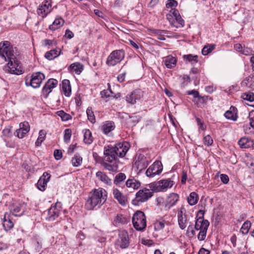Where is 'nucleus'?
Wrapping results in <instances>:
<instances>
[{
	"label": "nucleus",
	"mask_w": 254,
	"mask_h": 254,
	"mask_svg": "<svg viewBox=\"0 0 254 254\" xmlns=\"http://www.w3.org/2000/svg\"><path fill=\"white\" fill-rule=\"evenodd\" d=\"M126 179V175L123 173L116 175L114 180V184L117 186L121 187L122 183Z\"/></svg>",
	"instance_id": "obj_36"
},
{
	"label": "nucleus",
	"mask_w": 254,
	"mask_h": 254,
	"mask_svg": "<svg viewBox=\"0 0 254 254\" xmlns=\"http://www.w3.org/2000/svg\"><path fill=\"white\" fill-rule=\"evenodd\" d=\"M210 252L207 249H205L203 248H201L198 254H209Z\"/></svg>",
	"instance_id": "obj_64"
},
{
	"label": "nucleus",
	"mask_w": 254,
	"mask_h": 254,
	"mask_svg": "<svg viewBox=\"0 0 254 254\" xmlns=\"http://www.w3.org/2000/svg\"><path fill=\"white\" fill-rule=\"evenodd\" d=\"M45 79V75L41 72H34L30 78H26L25 84L26 86H31L34 88H39L43 80Z\"/></svg>",
	"instance_id": "obj_9"
},
{
	"label": "nucleus",
	"mask_w": 254,
	"mask_h": 254,
	"mask_svg": "<svg viewBox=\"0 0 254 254\" xmlns=\"http://www.w3.org/2000/svg\"><path fill=\"white\" fill-rule=\"evenodd\" d=\"M126 218L122 214H118L114 220L113 224L116 226H118L120 224H124L126 223Z\"/></svg>",
	"instance_id": "obj_42"
},
{
	"label": "nucleus",
	"mask_w": 254,
	"mask_h": 254,
	"mask_svg": "<svg viewBox=\"0 0 254 254\" xmlns=\"http://www.w3.org/2000/svg\"><path fill=\"white\" fill-rule=\"evenodd\" d=\"M126 186L128 188L137 190L140 187V183L134 178L129 179L126 181Z\"/></svg>",
	"instance_id": "obj_32"
},
{
	"label": "nucleus",
	"mask_w": 254,
	"mask_h": 254,
	"mask_svg": "<svg viewBox=\"0 0 254 254\" xmlns=\"http://www.w3.org/2000/svg\"><path fill=\"white\" fill-rule=\"evenodd\" d=\"M19 128L16 130L15 135L19 138H22L30 130V126L27 122L19 124Z\"/></svg>",
	"instance_id": "obj_19"
},
{
	"label": "nucleus",
	"mask_w": 254,
	"mask_h": 254,
	"mask_svg": "<svg viewBox=\"0 0 254 254\" xmlns=\"http://www.w3.org/2000/svg\"><path fill=\"white\" fill-rule=\"evenodd\" d=\"M238 143L242 148H248L253 145L252 141L247 137L241 138L239 140Z\"/></svg>",
	"instance_id": "obj_35"
},
{
	"label": "nucleus",
	"mask_w": 254,
	"mask_h": 254,
	"mask_svg": "<svg viewBox=\"0 0 254 254\" xmlns=\"http://www.w3.org/2000/svg\"><path fill=\"white\" fill-rule=\"evenodd\" d=\"M19 56V52L7 41L0 43V57L5 61L13 60Z\"/></svg>",
	"instance_id": "obj_4"
},
{
	"label": "nucleus",
	"mask_w": 254,
	"mask_h": 254,
	"mask_svg": "<svg viewBox=\"0 0 254 254\" xmlns=\"http://www.w3.org/2000/svg\"><path fill=\"white\" fill-rule=\"evenodd\" d=\"M52 10V0H45L37 9V13L42 17H45Z\"/></svg>",
	"instance_id": "obj_14"
},
{
	"label": "nucleus",
	"mask_w": 254,
	"mask_h": 254,
	"mask_svg": "<svg viewBox=\"0 0 254 254\" xmlns=\"http://www.w3.org/2000/svg\"><path fill=\"white\" fill-rule=\"evenodd\" d=\"M51 175L47 172H44L43 175L40 178L37 184L38 189L44 191L45 190L47 183L49 181Z\"/></svg>",
	"instance_id": "obj_21"
},
{
	"label": "nucleus",
	"mask_w": 254,
	"mask_h": 254,
	"mask_svg": "<svg viewBox=\"0 0 254 254\" xmlns=\"http://www.w3.org/2000/svg\"><path fill=\"white\" fill-rule=\"evenodd\" d=\"M125 52L123 50H115L108 56L106 64L109 66H114L120 63L125 58Z\"/></svg>",
	"instance_id": "obj_10"
},
{
	"label": "nucleus",
	"mask_w": 254,
	"mask_h": 254,
	"mask_svg": "<svg viewBox=\"0 0 254 254\" xmlns=\"http://www.w3.org/2000/svg\"><path fill=\"white\" fill-rule=\"evenodd\" d=\"M118 159L117 153L112 146L104 147V157L101 164L104 168L110 172H117L118 168Z\"/></svg>",
	"instance_id": "obj_2"
},
{
	"label": "nucleus",
	"mask_w": 254,
	"mask_h": 254,
	"mask_svg": "<svg viewBox=\"0 0 254 254\" xmlns=\"http://www.w3.org/2000/svg\"><path fill=\"white\" fill-rule=\"evenodd\" d=\"M148 159L144 155L139 154L134 160L133 166L138 173L145 170L149 164Z\"/></svg>",
	"instance_id": "obj_12"
},
{
	"label": "nucleus",
	"mask_w": 254,
	"mask_h": 254,
	"mask_svg": "<svg viewBox=\"0 0 254 254\" xmlns=\"http://www.w3.org/2000/svg\"><path fill=\"white\" fill-rule=\"evenodd\" d=\"M178 221L180 228L184 230L187 227V215L186 214V210L184 208H181L178 211Z\"/></svg>",
	"instance_id": "obj_20"
},
{
	"label": "nucleus",
	"mask_w": 254,
	"mask_h": 254,
	"mask_svg": "<svg viewBox=\"0 0 254 254\" xmlns=\"http://www.w3.org/2000/svg\"><path fill=\"white\" fill-rule=\"evenodd\" d=\"M125 76H126V73L120 74L117 77L118 81L121 83L124 81Z\"/></svg>",
	"instance_id": "obj_63"
},
{
	"label": "nucleus",
	"mask_w": 254,
	"mask_h": 254,
	"mask_svg": "<svg viewBox=\"0 0 254 254\" xmlns=\"http://www.w3.org/2000/svg\"><path fill=\"white\" fill-rule=\"evenodd\" d=\"M166 18L169 21L170 24L173 26L174 23V18L173 17L172 14L170 13L166 15Z\"/></svg>",
	"instance_id": "obj_62"
},
{
	"label": "nucleus",
	"mask_w": 254,
	"mask_h": 254,
	"mask_svg": "<svg viewBox=\"0 0 254 254\" xmlns=\"http://www.w3.org/2000/svg\"><path fill=\"white\" fill-rule=\"evenodd\" d=\"M98 179L107 186H111L112 181L105 173L98 171L96 174Z\"/></svg>",
	"instance_id": "obj_28"
},
{
	"label": "nucleus",
	"mask_w": 254,
	"mask_h": 254,
	"mask_svg": "<svg viewBox=\"0 0 254 254\" xmlns=\"http://www.w3.org/2000/svg\"><path fill=\"white\" fill-rule=\"evenodd\" d=\"M203 141L204 144L208 146L211 145L213 142L212 137L209 135L204 136L203 137Z\"/></svg>",
	"instance_id": "obj_55"
},
{
	"label": "nucleus",
	"mask_w": 254,
	"mask_h": 254,
	"mask_svg": "<svg viewBox=\"0 0 254 254\" xmlns=\"http://www.w3.org/2000/svg\"><path fill=\"white\" fill-rule=\"evenodd\" d=\"M2 226L6 231L10 230L13 227L14 223L12 221L10 213L8 212L5 213L3 218Z\"/></svg>",
	"instance_id": "obj_23"
},
{
	"label": "nucleus",
	"mask_w": 254,
	"mask_h": 254,
	"mask_svg": "<svg viewBox=\"0 0 254 254\" xmlns=\"http://www.w3.org/2000/svg\"><path fill=\"white\" fill-rule=\"evenodd\" d=\"M251 225H252V223H251V221H249V220H247L242 225V226L240 229V232L243 235L247 234L249 232V230L251 227Z\"/></svg>",
	"instance_id": "obj_40"
},
{
	"label": "nucleus",
	"mask_w": 254,
	"mask_h": 254,
	"mask_svg": "<svg viewBox=\"0 0 254 254\" xmlns=\"http://www.w3.org/2000/svg\"><path fill=\"white\" fill-rule=\"evenodd\" d=\"M141 117L139 116L134 115L129 116L128 122L132 126H135L140 120Z\"/></svg>",
	"instance_id": "obj_52"
},
{
	"label": "nucleus",
	"mask_w": 254,
	"mask_h": 254,
	"mask_svg": "<svg viewBox=\"0 0 254 254\" xmlns=\"http://www.w3.org/2000/svg\"><path fill=\"white\" fill-rule=\"evenodd\" d=\"M65 36L68 39H71L74 36V34L69 30L67 29L65 31Z\"/></svg>",
	"instance_id": "obj_61"
},
{
	"label": "nucleus",
	"mask_w": 254,
	"mask_h": 254,
	"mask_svg": "<svg viewBox=\"0 0 254 254\" xmlns=\"http://www.w3.org/2000/svg\"><path fill=\"white\" fill-rule=\"evenodd\" d=\"M54 157L56 160H60L62 158L63 155L60 150L57 149L55 150L54 153Z\"/></svg>",
	"instance_id": "obj_58"
},
{
	"label": "nucleus",
	"mask_w": 254,
	"mask_h": 254,
	"mask_svg": "<svg viewBox=\"0 0 254 254\" xmlns=\"http://www.w3.org/2000/svg\"><path fill=\"white\" fill-rule=\"evenodd\" d=\"M129 239L128 235L127 233H122L120 235L118 241V245L122 249L127 248L129 246Z\"/></svg>",
	"instance_id": "obj_26"
},
{
	"label": "nucleus",
	"mask_w": 254,
	"mask_h": 254,
	"mask_svg": "<svg viewBox=\"0 0 254 254\" xmlns=\"http://www.w3.org/2000/svg\"><path fill=\"white\" fill-rule=\"evenodd\" d=\"M71 163L73 166L78 167L82 163V158L79 154H76L71 159Z\"/></svg>",
	"instance_id": "obj_39"
},
{
	"label": "nucleus",
	"mask_w": 254,
	"mask_h": 254,
	"mask_svg": "<svg viewBox=\"0 0 254 254\" xmlns=\"http://www.w3.org/2000/svg\"><path fill=\"white\" fill-rule=\"evenodd\" d=\"M174 20V23L173 24V26L177 27V28H180V27H184L185 25V21L182 19L181 16L179 15L178 16H176L175 17Z\"/></svg>",
	"instance_id": "obj_43"
},
{
	"label": "nucleus",
	"mask_w": 254,
	"mask_h": 254,
	"mask_svg": "<svg viewBox=\"0 0 254 254\" xmlns=\"http://www.w3.org/2000/svg\"><path fill=\"white\" fill-rule=\"evenodd\" d=\"M184 59L190 62L192 64H195L197 62L198 57L197 56H192L191 54L184 55Z\"/></svg>",
	"instance_id": "obj_50"
},
{
	"label": "nucleus",
	"mask_w": 254,
	"mask_h": 254,
	"mask_svg": "<svg viewBox=\"0 0 254 254\" xmlns=\"http://www.w3.org/2000/svg\"><path fill=\"white\" fill-rule=\"evenodd\" d=\"M173 185V181L166 179L150 183L149 187L152 191L154 192L164 191L168 188H171Z\"/></svg>",
	"instance_id": "obj_8"
},
{
	"label": "nucleus",
	"mask_w": 254,
	"mask_h": 254,
	"mask_svg": "<svg viewBox=\"0 0 254 254\" xmlns=\"http://www.w3.org/2000/svg\"><path fill=\"white\" fill-rule=\"evenodd\" d=\"M130 147L129 143L124 142L123 143H117L115 146H112L113 150L117 153V155L119 158L125 157L127 152Z\"/></svg>",
	"instance_id": "obj_13"
},
{
	"label": "nucleus",
	"mask_w": 254,
	"mask_h": 254,
	"mask_svg": "<svg viewBox=\"0 0 254 254\" xmlns=\"http://www.w3.org/2000/svg\"><path fill=\"white\" fill-rule=\"evenodd\" d=\"M84 69L83 65L79 62L74 63L68 67L70 72H75L76 74H80Z\"/></svg>",
	"instance_id": "obj_27"
},
{
	"label": "nucleus",
	"mask_w": 254,
	"mask_h": 254,
	"mask_svg": "<svg viewBox=\"0 0 254 254\" xmlns=\"http://www.w3.org/2000/svg\"><path fill=\"white\" fill-rule=\"evenodd\" d=\"M115 128L114 122L110 121L104 122L101 127V130L103 132L107 135H110L111 131L114 130Z\"/></svg>",
	"instance_id": "obj_24"
},
{
	"label": "nucleus",
	"mask_w": 254,
	"mask_h": 254,
	"mask_svg": "<svg viewBox=\"0 0 254 254\" xmlns=\"http://www.w3.org/2000/svg\"><path fill=\"white\" fill-rule=\"evenodd\" d=\"M142 96V91L140 89H136L126 96V100L128 104L134 105L137 101L141 99Z\"/></svg>",
	"instance_id": "obj_16"
},
{
	"label": "nucleus",
	"mask_w": 254,
	"mask_h": 254,
	"mask_svg": "<svg viewBox=\"0 0 254 254\" xmlns=\"http://www.w3.org/2000/svg\"><path fill=\"white\" fill-rule=\"evenodd\" d=\"M179 196L175 193H170L166 199V207L170 208L176 204L179 200Z\"/></svg>",
	"instance_id": "obj_25"
},
{
	"label": "nucleus",
	"mask_w": 254,
	"mask_h": 254,
	"mask_svg": "<svg viewBox=\"0 0 254 254\" xmlns=\"http://www.w3.org/2000/svg\"><path fill=\"white\" fill-rule=\"evenodd\" d=\"M82 132L84 134V142L87 144H90L93 141L92 133L89 129H83Z\"/></svg>",
	"instance_id": "obj_34"
},
{
	"label": "nucleus",
	"mask_w": 254,
	"mask_h": 254,
	"mask_svg": "<svg viewBox=\"0 0 254 254\" xmlns=\"http://www.w3.org/2000/svg\"><path fill=\"white\" fill-rule=\"evenodd\" d=\"M237 111V110L236 108L231 106L230 109L225 112L224 116L228 120L236 121L238 118Z\"/></svg>",
	"instance_id": "obj_29"
},
{
	"label": "nucleus",
	"mask_w": 254,
	"mask_h": 254,
	"mask_svg": "<svg viewBox=\"0 0 254 254\" xmlns=\"http://www.w3.org/2000/svg\"><path fill=\"white\" fill-rule=\"evenodd\" d=\"M250 125L254 129V111H252L249 114Z\"/></svg>",
	"instance_id": "obj_57"
},
{
	"label": "nucleus",
	"mask_w": 254,
	"mask_h": 254,
	"mask_svg": "<svg viewBox=\"0 0 254 254\" xmlns=\"http://www.w3.org/2000/svg\"><path fill=\"white\" fill-rule=\"evenodd\" d=\"M108 193L103 188L94 189L90 192L85 204V207L88 210L99 208L107 200Z\"/></svg>",
	"instance_id": "obj_1"
},
{
	"label": "nucleus",
	"mask_w": 254,
	"mask_h": 254,
	"mask_svg": "<svg viewBox=\"0 0 254 254\" xmlns=\"http://www.w3.org/2000/svg\"><path fill=\"white\" fill-rule=\"evenodd\" d=\"M60 54V51L57 50H52L46 53L45 57L49 60H52L59 56Z\"/></svg>",
	"instance_id": "obj_38"
},
{
	"label": "nucleus",
	"mask_w": 254,
	"mask_h": 254,
	"mask_svg": "<svg viewBox=\"0 0 254 254\" xmlns=\"http://www.w3.org/2000/svg\"><path fill=\"white\" fill-rule=\"evenodd\" d=\"M150 189L144 188L138 190L135 194V197L132 200V203L134 205H139L142 203L147 201L153 196V192Z\"/></svg>",
	"instance_id": "obj_7"
},
{
	"label": "nucleus",
	"mask_w": 254,
	"mask_h": 254,
	"mask_svg": "<svg viewBox=\"0 0 254 254\" xmlns=\"http://www.w3.org/2000/svg\"><path fill=\"white\" fill-rule=\"evenodd\" d=\"M163 171V165L161 161H156L147 169L145 172L147 177L153 178L160 174Z\"/></svg>",
	"instance_id": "obj_11"
},
{
	"label": "nucleus",
	"mask_w": 254,
	"mask_h": 254,
	"mask_svg": "<svg viewBox=\"0 0 254 254\" xmlns=\"http://www.w3.org/2000/svg\"><path fill=\"white\" fill-rule=\"evenodd\" d=\"M220 177L222 182L225 184H228L229 181V178L228 175L226 174H221Z\"/></svg>",
	"instance_id": "obj_59"
},
{
	"label": "nucleus",
	"mask_w": 254,
	"mask_h": 254,
	"mask_svg": "<svg viewBox=\"0 0 254 254\" xmlns=\"http://www.w3.org/2000/svg\"><path fill=\"white\" fill-rule=\"evenodd\" d=\"M60 208L61 203L60 202H57L54 205H52L48 210L47 219L50 221L55 220L59 216Z\"/></svg>",
	"instance_id": "obj_15"
},
{
	"label": "nucleus",
	"mask_w": 254,
	"mask_h": 254,
	"mask_svg": "<svg viewBox=\"0 0 254 254\" xmlns=\"http://www.w3.org/2000/svg\"><path fill=\"white\" fill-rule=\"evenodd\" d=\"M113 194L115 199L122 206H126L127 203V198L117 188H114Z\"/></svg>",
	"instance_id": "obj_18"
},
{
	"label": "nucleus",
	"mask_w": 254,
	"mask_h": 254,
	"mask_svg": "<svg viewBox=\"0 0 254 254\" xmlns=\"http://www.w3.org/2000/svg\"><path fill=\"white\" fill-rule=\"evenodd\" d=\"M187 233L190 238L193 237L195 235V231L193 229L192 226H189L188 228Z\"/></svg>",
	"instance_id": "obj_56"
},
{
	"label": "nucleus",
	"mask_w": 254,
	"mask_h": 254,
	"mask_svg": "<svg viewBox=\"0 0 254 254\" xmlns=\"http://www.w3.org/2000/svg\"><path fill=\"white\" fill-rule=\"evenodd\" d=\"M187 93L188 95H192L195 98H198L200 102H203L204 101V97L200 96L198 91L196 90H189L187 91Z\"/></svg>",
	"instance_id": "obj_49"
},
{
	"label": "nucleus",
	"mask_w": 254,
	"mask_h": 254,
	"mask_svg": "<svg viewBox=\"0 0 254 254\" xmlns=\"http://www.w3.org/2000/svg\"><path fill=\"white\" fill-rule=\"evenodd\" d=\"M71 130L69 128L65 129L64 131V141L69 142L71 136Z\"/></svg>",
	"instance_id": "obj_54"
},
{
	"label": "nucleus",
	"mask_w": 254,
	"mask_h": 254,
	"mask_svg": "<svg viewBox=\"0 0 254 254\" xmlns=\"http://www.w3.org/2000/svg\"><path fill=\"white\" fill-rule=\"evenodd\" d=\"M8 63L3 66L5 73L20 75L24 72L21 63L18 60V57L13 60L7 61Z\"/></svg>",
	"instance_id": "obj_5"
},
{
	"label": "nucleus",
	"mask_w": 254,
	"mask_h": 254,
	"mask_svg": "<svg viewBox=\"0 0 254 254\" xmlns=\"http://www.w3.org/2000/svg\"><path fill=\"white\" fill-rule=\"evenodd\" d=\"M188 202L191 206L195 205L197 202L198 196L195 192H191L188 197Z\"/></svg>",
	"instance_id": "obj_37"
},
{
	"label": "nucleus",
	"mask_w": 254,
	"mask_h": 254,
	"mask_svg": "<svg viewBox=\"0 0 254 254\" xmlns=\"http://www.w3.org/2000/svg\"><path fill=\"white\" fill-rule=\"evenodd\" d=\"M215 48V45L212 44H207L203 48L201 53L204 56H206L210 53Z\"/></svg>",
	"instance_id": "obj_45"
},
{
	"label": "nucleus",
	"mask_w": 254,
	"mask_h": 254,
	"mask_svg": "<svg viewBox=\"0 0 254 254\" xmlns=\"http://www.w3.org/2000/svg\"><path fill=\"white\" fill-rule=\"evenodd\" d=\"M46 137V133L43 130H40L39 132V136L35 142V145L39 146L41 145L42 142L45 140Z\"/></svg>",
	"instance_id": "obj_46"
},
{
	"label": "nucleus",
	"mask_w": 254,
	"mask_h": 254,
	"mask_svg": "<svg viewBox=\"0 0 254 254\" xmlns=\"http://www.w3.org/2000/svg\"><path fill=\"white\" fill-rule=\"evenodd\" d=\"M62 91L66 97H69L71 95V86L70 82L68 79H64L62 82Z\"/></svg>",
	"instance_id": "obj_30"
},
{
	"label": "nucleus",
	"mask_w": 254,
	"mask_h": 254,
	"mask_svg": "<svg viewBox=\"0 0 254 254\" xmlns=\"http://www.w3.org/2000/svg\"><path fill=\"white\" fill-rule=\"evenodd\" d=\"M241 53L244 55L248 56L253 54V51L250 48H244V49H243Z\"/></svg>",
	"instance_id": "obj_60"
},
{
	"label": "nucleus",
	"mask_w": 254,
	"mask_h": 254,
	"mask_svg": "<svg viewBox=\"0 0 254 254\" xmlns=\"http://www.w3.org/2000/svg\"><path fill=\"white\" fill-rule=\"evenodd\" d=\"M163 63L167 68H172L176 65L177 60L175 57L170 55L164 58Z\"/></svg>",
	"instance_id": "obj_31"
},
{
	"label": "nucleus",
	"mask_w": 254,
	"mask_h": 254,
	"mask_svg": "<svg viewBox=\"0 0 254 254\" xmlns=\"http://www.w3.org/2000/svg\"><path fill=\"white\" fill-rule=\"evenodd\" d=\"M57 114L58 116L60 117L62 120L64 122L71 120L72 118L71 116L69 114L66 113L63 110L58 111L57 112Z\"/></svg>",
	"instance_id": "obj_47"
},
{
	"label": "nucleus",
	"mask_w": 254,
	"mask_h": 254,
	"mask_svg": "<svg viewBox=\"0 0 254 254\" xmlns=\"http://www.w3.org/2000/svg\"><path fill=\"white\" fill-rule=\"evenodd\" d=\"M24 204L15 203L9 206L10 213L15 216H20L24 211Z\"/></svg>",
	"instance_id": "obj_22"
},
{
	"label": "nucleus",
	"mask_w": 254,
	"mask_h": 254,
	"mask_svg": "<svg viewBox=\"0 0 254 254\" xmlns=\"http://www.w3.org/2000/svg\"><path fill=\"white\" fill-rule=\"evenodd\" d=\"M178 5V2L175 0H168L166 4V7L167 8H170L171 10L176 9Z\"/></svg>",
	"instance_id": "obj_53"
},
{
	"label": "nucleus",
	"mask_w": 254,
	"mask_h": 254,
	"mask_svg": "<svg viewBox=\"0 0 254 254\" xmlns=\"http://www.w3.org/2000/svg\"><path fill=\"white\" fill-rule=\"evenodd\" d=\"M64 21L61 17H58L55 19L54 21L51 24L49 28L52 31H55L61 27L64 24Z\"/></svg>",
	"instance_id": "obj_33"
},
{
	"label": "nucleus",
	"mask_w": 254,
	"mask_h": 254,
	"mask_svg": "<svg viewBox=\"0 0 254 254\" xmlns=\"http://www.w3.org/2000/svg\"><path fill=\"white\" fill-rule=\"evenodd\" d=\"M168 223L164 219H159L157 221L154 223V229L156 231H159L163 229L166 224H168Z\"/></svg>",
	"instance_id": "obj_41"
},
{
	"label": "nucleus",
	"mask_w": 254,
	"mask_h": 254,
	"mask_svg": "<svg viewBox=\"0 0 254 254\" xmlns=\"http://www.w3.org/2000/svg\"><path fill=\"white\" fill-rule=\"evenodd\" d=\"M2 134L4 136V141L5 142H7V139L9 137H10L12 136V134L11 131V127H5L3 130H2Z\"/></svg>",
	"instance_id": "obj_51"
},
{
	"label": "nucleus",
	"mask_w": 254,
	"mask_h": 254,
	"mask_svg": "<svg viewBox=\"0 0 254 254\" xmlns=\"http://www.w3.org/2000/svg\"><path fill=\"white\" fill-rule=\"evenodd\" d=\"M58 83V80L54 78H50L47 81L42 89V92L45 95L46 97H47L52 89L57 86Z\"/></svg>",
	"instance_id": "obj_17"
},
{
	"label": "nucleus",
	"mask_w": 254,
	"mask_h": 254,
	"mask_svg": "<svg viewBox=\"0 0 254 254\" xmlns=\"http://www.w3.org/2000/svg\"><path fill=\"white\" fill-rule=\"evenodd\" d=\"M132 222L134 228L137 231H143L146 227V217L144 212L137 211L133 215Z\"/></svg>",
	"instance_id": "obj_6"
},
{
	"label": "nucleus",
	"mask_w": 254,
	"mask_h": 254,
	"mask_svg": "<svg viewBox=\"0 0 254 254\" xmlns=\"http://www.w3.org/2000/svg\"><path fill=\"white\" fill-rule=\"evenodd\" d=\"M242 98L252 103L251 106L254 107V94L253 92L244 93L242 95Z\"/></svg>",
	"instance_id": "obj_44"
},
{
	"label": "nucleus",
	"mask_w": 254,
	"mask_h": 254,
	"mask_svg": "<svg viewBox=\"0 0 254 254\" xmlns=\"http://www.w3.org/2000/svg\"><path fill=\"white\" fill-rule=\"evenodd\" d=\"M86 114L88 120L92 123L95 122V118L91 107H88L86 110Z\"/></svg>",
	"instance_id": "obj_48"
},
{
	"label": "nucleus",
	"mask_w": 254,
	"mask_h": 254,
	"mask_svg": "<svg viewBox=\"0 0 254 254\" xmlns=\"http://www.w3.org/2000/svg\"><path fill=\"white\" fill-rule=\"evenodd\" d=\"M205 211L199 210L196 215V219L194 228L196 230H199L197 235V239L199 241H203L205 239L207 231L209 225V222L207 220L204 219Z\"/></svg>",
	"instance_id": "obj_3"
}]
</instances>
